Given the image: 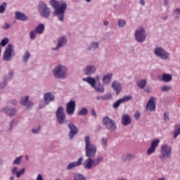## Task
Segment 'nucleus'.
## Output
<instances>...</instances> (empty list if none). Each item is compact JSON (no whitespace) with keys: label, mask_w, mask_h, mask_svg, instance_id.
Wrapping results in <instances>:
<instances>
[{"label":"nucleus","mask_w":180,"mask_h":180,"mask_svg":"<svg viewBox=\"0 0 180 180\" xmlns=\"http://www.w3.org/2000/svg\"><path fill=\"white\" fill-rule=\"evenodd\" d=\"M50 5L54 8L53 15L57 16L60 22H64V13H65V11H67V3L56 0H51Z\"/></svg>","instance_id":"nucleus-1"},{"label":"nucleus","mask_w":180,"mask_h":180,"mask_svg":"<svg viewBox=\"0 0 180 180\" xmlns=\"http://www.w3.org/2000/svg\"><path fill=\"white\" fill-rule=\"evenodd\" d=\"M84 144H85V155L88 158H94L98 151L96 145L94 144L91 141V136L86 135L84 136Z\"/></svg>","instance_id":"nucleus-2"},{"label":"nucleus","mask_w":180,"mask_h":180,"mask_svg":"<svg viewBox=\"0 0 180 180\" xmlns=\"http://www.w3.org/2000/svg\"><path fill=\"white\" fill-rule=\"evenodd\" d=\"M53 75L57 79H67L68 78V70L67 66L63 64L57 65L52 70Z\"/></svg>","instance_id":"nucleus-3"},{"label":"nucleus","mask_w":180,"mask_h":180,"mask_svg":"<svg viewBox=\"0 0 180 180\" xmlns=\"http://www.w3.org/2000/svg\"><path fill=\"white\" fill-rule=\"evenodd\" d=\"M102 161H103V156H98L96 159H94L93 158H88L87 160L84 161L82 166L85 169H92L93 167H98Z\"/></svg>","instance_id":"nucleus-4"},{"label":"nucleus","mask_w":180,"mask_h":180,"mask_svg":"<svg viewBox=\"0 0 180 180\" xmlns=\"http://www.w3.org/2000/svg\"><path fill=\"white\" fill-rule=\"evenodd\" d=\"M172 155V147L168 144H163L160 147V155L159 158L160 161H165L166 160H170Z\"/></svg>","instance_id":"nucleus-5"},{"label":"nucleus","mask_w":180,"mask_h":180,"mask_svg":"<svg viewBox=\"0 0 180 180\" xmlns=\"http://www.w3.org/2000/svg\"><path fill=\"white\" fill-rule=\"evenodd\" d=\"M37 10L39 15L45 19H49V18H50V15H51V8L49 7L44 1H39Z\"/></svg>","instance_id":"nucleus-6"},{"label":"nucleus","mask_w":180,"mask_h":180,"mask_svg":"<svg viewBox=\"0 0 180 180\" xmlns=\"http://www.w3.org/2000/svg\"><path fill=\"white\" fill-rule=\"evenodd\" d=\"M16 56V53L15 52V46L9 44L4 50V53L3 54V60L4 61H11L13 59V57Z\"/></svg>","instance_id":"nucleus-7"},{"label":"nucleus","mask_w":180,"mask_h":180,"mask_svg":"<svg viewBox=\"0 0 180 180\" xmlns=\"http://www.w3.org/2000/svg\"><path fill=\"white\" fill-rule=\"evenodd\" d=\"M134 36L136 41L138 43H144L147 39L146 29L143 27H139L135 30Z\"/></svg>","instance_id":"nucleus-8"},{"label":"nucleus","mask_w":180,"mask_h":180,"mask_svg":"<svg viewBox=\"0 0 180 180\" xmlns=\"http://www.w3.org/2000/svg\"><path fill=\"white\" fill-rule=\"evenodd\" d=\"M56 99V96L51 92H47L44 94V101L39 103V109H43L46 108L47 105H50L51 102L54 101Z\"/></svg>","instance_id":"nucleus-9"},{"label":"nucleus","mask_w":180,"mask_h":180,"mask_svg":"<svg viewBox=\"0 0 180 180\" xmlns=\"http://www.w3.org/2000/svg\"><path fill=\"white\" fill-rule=\"evenodd\" d=\"M56 117L58 124H67V119L65 117L64 108L62 106L58 107L56 112Z\"/></svg>","instance_id":"nucleus-10"},{"label":"nucleus","mask_w":180,"mask_h":180,"mask_svg":"<svg viewBox=\"0 0 180 180\" xmlns=\"http://www.w3.org/2000/svg\"><path fill=\"white\" fill-rule=\"evenodd\" d=\"M153 53L161 60H168L169 58V53L161 46L155 47L153 49Z\"/></svg>","instance_id":"nucleus-11"},{"label":"nucleus","mask_w":180,"mask_h":180,"mask_svg":"<svg viewBox=\"0 0 180 180\" xmlns=\"http://www.w3.org/2000/svg\"><path fill=\"white\" fill-rule=\"evenodd\" d=\"M103 124H104L105 129L110 130V131H115V130L117 129V125H116L115 120L109 117H105L103 119Z\"/></svg>","instance_id":"nucleus-12"},{"label":"nucleus","mask_w":180,"mask_h":180,"mask_svg":"<svg viewBox=\"0 0 180 180\" xmlns=\"http://www.w3.org/2000/svg\"><path fill=\"white\" fill-rule=\"evenodd\" d=\"M0 112L1 113H5L7 116H9V117H14V116H16V114L18 113V109L12 106L6 105L4 106Z\"/></svg>","instance_id":"nucleus-13"},{"label":"nucleus","mask_w":180,"mask_h":180,"mask_svg":"<svg viewBox=\"0 0 180 180\" xmlns=\"http://www.w3.org/2000/svg\"><path fill=\"white\" fill-rule=\"evenodd\" d=\"M20 103L28 110H32V108L34 106V103L32 101H29V96H22L20 98Z\"/></svg>","instance_id":"nucleus-14"},{"label":"nucleus","mask_w":180,"mask_h":180,"mask_svg":"<svg viewBox=\"0 0 180 180\" xmlns=\"http://www.w3.org/2000/svg\"><path fill=\"white\" fill-rule=\"evenodd\" d=\"M56 46L51 49L53 51H58L60 49H63L67 44V37L65 36H62L57 39Z\"/></svg>","instance_id":"nucleus-15"},{"label":"nucleus","mask_w":180,"mask_h":180,"mask_svg":"<svg viewBox=\"0 0 180 180\" xmlns=\"http://www.w3.org/2000/svg\"><path fill=\"white\" fill-rule=\"evenodd\" d=\"M97 71L96 65H88L83 69V72L87 77H91Z\"/></svg>","instance_id":"nucleus-16"},{"label":"nucleus","mask_w":180,"mask_h":180,"mask_svg":"<svg viewBox=\"0 0 180 180\" xmlns=\"http://www.w3.org/2000/svg\"><path fill=\"white\" fill-rule=\"evenodd\" d=\"M76 104L75 101L73 100H70L69 102L66 103V113L69 116H72L75 112Z\"/></svg>","instance_id":"nucleus-17"},{"label":"nucleus","mask_w":180,"mask_h":180,"mask_svg":"<svg viewBox=\"0 0 180 180\" xmlns=\"http://www.w3.org/2000/svg\"><path fill=\"white\" fill-rule=\"evenodd\" d=\"M68 127L70 130L68 137L70 140H72V139H74V137L78 134V128L72 122L68 123Z\"/></svg>","instance_id":"nucleus-18"},{"label":"nucleus","mask_w":180,"mask_h":180,"mask_svg":"<svg viewBox=\"0 0 180 180\" xmlns=\"http://www.w3.org/2000/svg\"><path fill=\"white\" fill-rule=\"evenodd\" d=\"M84 162V158H79L77 161L70 162L67 167L66 169L68 171H71V169H74V168H77V167H81L82 165V163Z\"/></svg>","instance_id":"nucleus-19"},{"label":"nucleus","mask_w":180,"mask_h":180,"mask_svg":"<svg viewBox=\"0 0 180 180\" xmlns=\"http://www.w3.org/2000/svg\"><path fill=\"white\" fill-rule=\"evenodd\" d=\"M158 144H160V139H154L150 144V147L147 150V155H151V154H154L157 150V147H158Z\"/></svg>","instance_id":"nucleus-20"},{"label":"nucleus","mask_w":180,"mask_h":180,"mask_svg":"<svg viewBox=\"0 0 180 180\" xmlns=\"http://www.w3.org/2000/svg\"><path fill=\"white\" fill-rule=\"evenodd\" d=\"M146 110L154 112L155 110V98L154 96L150 97L146 107Z\"/></svg>","instance_id":"nucleus-21"},{"label":"nucleus","mask_w":180,"mask_h":180,"mask_svg":"<svg viewBox=\"0 0 180 180\" xmlns=\"http://www.w3.org/2000/svg\"><path fill=\"white\" fill-rule=\"evenodd\" d=\"M130 99H131V96H125L122 98H120L119 100H117L112 105V108H114V109H117V108H119L120 106L121 103H124V102H127L129 101H130Z\"/></svg>","instance_id":"nucleus-22"},{"label":"nucleus","mask_w":180,"mask_h":180,"mask_svg":"<svg viewBox=\"0 0 180 180\" xmlns=\"http://www.w3.org/2000/svg\"><path fill=\"white\" fill-rule=\"evenodd\" d=\"M99 41H93L90 43L89 46L86 48L87 51H91L92 53H95L96 50L99 49Z\"/></svg>","instance_id":"nucleus-23"},{"label":"nucleus","mask_w":180,"mask_h":180,"mask_svg":"<svg viewBox=\"0 0 180 180\" xmlns=\"http://www.w3.org/2000/svg\"><path fill=\"white\" fill-rule=\"evenodd\" d=\"M15 18L17 19V20H21L22 22H26L27 20H29V16H27L24 13H22L21 11H15Z\"/></svg>","instance_id":"nucleus-24"},{"label":"nucleus","mask_w":180,"mask_h":180,"mask_svg":"<svg viewBox=\"0 0 180 180\" xmlns=\"http://www.w3.org/2000/svg\"><path fill=\"white\" fill-rule=\"evenodd\" d=\"M111 87L116 92V95H119L122 92V84L118 81L114 80L111 84Z\"/></svg>","instance_id":"nucleus-25"},{"label":"nucleus","mask_w":180,"mask_h":180,"mask_svg":"<svg viewBox=\"0 0 180 180\" xmlns=\"http://www.w3.org/2000/svg\"><path fill=\"white\" fill-rule=\"evenodd\" d=\"M112 78H113V73L104 75L102 79L103 84L104 85H109L112 82Z\"/></svg>","instance_id":"nucleus-26"},{"label":"nucleus","mask_w":180,"mask_h":180,"mask_svg":"<svg viewBox=\"0 0 180 180\" xmlns=\"http://www.w3.org/2000/svg\"><path fill=\"white\" fill-rule=\"evenodd\" d=\"M93 88L96 92H99L100 94L105 92V87L100 82H96Z\"/></svg>","instance_id":"nucleus-27"},{"label":"nucleus","mask_w":180,"mask_h":180,"mask_svg":"<svg viewBox=\"0 0 180 180\" xmlns=\"http://www.w3.org/2000/svg\"><path fill=\"white\" fill-rule=\"evenodd\" d=\"M29 60H30V52L25 50L22 56V62L25 63V64H27V63H29Z\"/></svg>","instance_id":"nucleus-28"},{"label":"nucleus","mask_w":180,"mask_h":180,"mask_svg":"<svg viewBox=\"0 0 180 180\" xmlns=\"http://www.w3.org/2000/svg\"><path fill=\"white\" fill-rule=\"evenodd\" d=\"M82 81H84V82H87V84H89V85H91L92 88L95 86V84H96V80H95V77H91V76L86 78H82Z\"/></svg>","instance_id":"nucleus-29"},{"label":"nucleus","mask_w":180,"mask_h":180,"mask_svg":"<svg viewBox=\"0 0 180 180\" xmlns=\"http://www.w3.org/2000/svg\"><path fill=\"white\" fill-rule=\"evenodd\" d=\"M40 131H41V125L40 124H37L31 129V133L34 136H38V134H40Z\"/></svg>","instance_id":"nucleus-30"},{"label":"nucleus","mask_w":180,"mask_h":180,"mask_svg":"<svg viewBox=\"0 0 180 180\" xmlns=\"http://www.w3.org/2000/svg\"><path fill=\"white\" fill-rule=\"evenodd\" d=\"M131 123V118L129 115H124L122 116V124L124 126H128Z\"/></svg>","instance_id":"nucleus-31"},{"label":"nucleus","mask_w":180,"mask_h":180,"mask_svg":"<svg viewBox=\"0 0 180 180\" xmlns=\"http://www.w3.org/2000/svg\"><path fill=\"white\" fill-rule=\"evenodd\" d=\"M137 86L139 89H144L147 85V79H142L136 82Z\"/></svg>","instance_id":"nucleus-32"},{"label":"nucleus","mask_w":180,"mask_h":180,"mask_svg":"<svg viewBox=\"0 0 180 180\" xmlns=\"http://www.w3.org/2000/svg\"><path fill=\"white\" fill-rule=\"evenodd\" d=\"M44 29H46L44 24L40 23L35 27L34 30L38 34H43V33H44Z\"/></svg>","instance_id":"nucleus-33"},{"label":"nucleus","mask_w":180,"mask_h":180,"mask_svg":"<svg viewBox=\"0 0 180 180\" xmlns=\"http://www.w3.org/2000/svg\"><path fill=\"white\" fill-rule=\"evenodd\" d=\"M161 81L163 82H171L172 81V76L171 74L164 73L162 76Z\"/></svg>","instance_id":"nucleus-34"},{"label":"nucleus","mask_w":180,"mask_h":180,"mask_svg":"<svg viewBox=\"0 0 180 180\" xmlns=\"http://www.w3.org/2000/svg\"><path fill=\"white\" fill-rule=\"evenodd\" d=\"M133 158H134V155H132L131 153H127L122 157V161H124L125 162L127 161H131Z\"/></svg>","instance_id":"nucleus-35"},{"label":"nucleus","mask_w":180,"mask_h":180,"mask_svg":"<svg viewBox=\"0 0 180 180\" xmlns=\"http://www.w3.org/2000/svg\"><path fill=\"white\" fill-rule=\"evenodd\" d=\"M13 75H15V73L13 72V70H9L7 75H6L4 77V79L7 82L12 81V78H13Z\"/></svg>","instance_id":"nucleus-36"},{"label":"nucleus","mask_w":180,"mask_h":180,"mask_svg":"<svg viewBox=\"0 0 180 180\" xmlns=\"http://www.w3.org/2000/svg\"><path fill=\"white\" fill-rule=\"evenodd\" d=\"M109 141V138L108 137H103L101 139V146L103 148H106V147H108V141Z\"/></svg>","instance_id":"nucleus-37"},{"label":"nucleus","mask_w":180,"mask_h":180,"mask_svg":"<svg viewBox=\"0 0 180 180\" xmlns=\"http://www.w3.org/2000/svg\"><path fill=\"white\" fill-rule=\"evenodd\" d=\"M15 123V120H11L9 123H8V126L6 128V131L7 133H9V131H12V130H13V124Z\"/></svg>","instance_id":"nucleus-38"},{"label":"nucleus","mask_w":180,"mask_h":180,"mask_svg":"<svg viewBox=\"0 0 180 180\" xmlns=\"http://www.w3.org/2000/svg\"><path fill=\"white\" fill-rule=\"evenodd\" d=\"M77 113L79 116H86V115H88V109L86 108H82Z\"/></svg>","instance_id":"nucleus-39"},{"label":"nucleus","mask_w":180,"mask_h":180,"mask_svg":"<svg viewBox=\"0 0 180 180\" xmlns=\"http://www.w3.org/2000/svg\"><path fill=\"white\" fill-rule=\"evenodd\" d=\"M22 155L17 157L13 162V165H19L22 162Z\"/></svg>","instance_id":"nucleus-40"},{"label":"nucleus","mask_w":180,"mask_h":180,"mask_svg":"<svg viewBox=\"0 0 180 180\" xmlns=\"http://www.w3.org/2000/svg\"><path fill=\"white\" fill-rule=\"evenodd\" d=\"M8 6V4L6 2H3L0 5V13H4L5 11H6V6Z\"/></svg>","instance_id":"nucleus-41"},{"label":"nucleus","mask_w":180,"mask_h":180,"mask_svg":"<svg viewBox=\"0 0 180 180\" xmlns=\"http://www.w3.org/2000/svg\"><path fill=\"white\" fill-rule=\"evenodd\" d=\"M126 26V20L123 19L118 20V27L120 29H122V27H124Z\"/></svg>","instance_id":"nucleus-42"},{"label":"nucleus","mask_w":180,"mask_h":180,"mask_svg":"<svg viewBox=\"0 0 180 180\" xmlns=\"http://www.w3.org/2000/svg\"><path fill=\"white\" fill-rule=\"evenodd\" d=\"M8 43H9V39L8 37H6L1 41L0 46H1V47H5V46H6Z\"/></svg>","instance_id":"nucleus-43"},{"label":"nucleus","mask_w":180,"mask_h":180,"mask_svg":"<svg viewBox=\"0 0 180 180\" xmlns=\"http://www.w3.org/2000/svg\"><path fill=\"white\" fill-rule=\"evenodd\" d=\"M38 33L35 31V30H32L30 32V37L31 40H34L36 39V36H37Z\"/></svg>","instance_id":"nucleus-44"},{"label":"nucleus","mask_w":180,"mask_h":180,"mask_svg":"<svg viewBox=\"0 0 180 180\" xmlns=\"http://www.w3.org/2000/svg\"><path fill=\"white\" fill-rule=\"evenodd\" d=\"M6 85H8V81L4 79L3 82H0L1 89H4V88H6Z\"/></svg>","instance_id":"nucleus-45"},{"label":"nucleus","mask_w":180,"mask_h":180,"mask_svg":"<svg viewBox=\"0 0 180 180\" xmlns=\"http://www.w3.org/2000/svg\"><path fill=\"white\" fill-rule=\"evenodd\" d=\"M25 171H26L25 168H22L20 171H18L16 174L17 178H20V176H22V175L25 174Z\"/></svg>","instance_id":"nucleus-46"},{"label":"nucleus","mask_w":180,"mask_h":180,"mask_svg":"<svg viewBox=\"0 0 180 180\" xmlns=\"http://www.w3.org/2000/svg\"><path fill=\"white\" fill-rule=\"evenodd\" d=\"M19 168L16 166L13 167L11 169V174L13 175H17L18 174V172H19Z\"/></svg>","instance_id":"nucleus-47"},{"label":"nucleus","mask_w":180,"mask_h":180,"mask_svg":"<svg viewBox=\"0 0 180 180\" xmlns=\"http://www.w3.org/2000/svg\"><path fill=\"white\" fill-rule=\"evenodd\" d=\"M74 180H86V178L82 174H77Z\"/></svg>","instance_id":"nucleus-48"},{"label":"nucleus","mask_w":180,"mask_h":180,"mask_svg":"<svg viewBox=\"0 0 180 180\" xmlns=\"http://www.w3.org/2000/svg\"><path fill=\"white\" fill-rule=\"evenodd\" d=\"M174 13H176V15H177L176 18L180 19V8H176L174 11Z\"/></svg>","instance_id":"nucleus-49"},{"label":"nucleus","mask_w":180,"mask_h":180,"mask_svg":"<svg viewBox=\"0 0 180 180\" xmlns=\"http://www.w3.org/2000/svg\"><path fill=\"white\" fill-rule=\"evenodd\" d=\"M112 99V94H105L104 95V101H109Z\"/></svg>","instance_id":"nucleus-50"},{"label":"nucleus","mask_w":180,"mask_h":180,"mask_svg":"<svg viewBox=\"0 0 180 180\" xmlns=\"http://www.w3.org/2000/svg\"><path fill=\"white\" fill-rule=\"evenodd\" d=\"M169 89H171V86H164L162 87V91H163V92H167L169 91Z\"/></svg>","instance_id":"nucleus-51"},{"label":"nucleus","mask_w":180,"mask_h":180,"mask_svg":"<svg viewBox=\"0 0 180 180\" xmlns=\"http://www.w3.org/2000/svg\"><path fill=\"white\" fill-rule=\"evenodd\" d=\"M163 119L165 122H168L169 120V117L167 115V113H164L163 115Z\"/></svg>","instance_id":"nucleus-52"},{"label":"nucleus","mask_w":180,"mask_h":180,"mask_svg":"<svg viewBox=\"0 0 180 180\" xmlns=\"http://www.w3.org/2000/svg\"><path fill=\"white\" fill-rule=\"evenodd\" d=\"M96 99L98 101H105V96H98Z\"/></svg>","instance_id":"nucleus-53"},{"label":"nucleus","mask_w":180,"mask_h":180,"mask_svg":"<svg viewBox=\"0 0 180 180\" xmlns=\"http://www.w3.org/2000/svg\"><path fill=\"white\" fill-rule=\"evenodd\" d=\"M11 27V25L8 23H5L4 25L3 26V29L4 30H8Z\"/></svg>","instance_id":"nucleus-54"},{"label":"nucleus","mask_w":180,"mask_h":180,"mask_svg":"<svg viewBox=\"0 0 180 180\" xmlns=\"http://www.w3.org/2000/svg\"><path fill=\"white\" fill-rule=\"evenodd\" d=\"M139 117H140V112L139 111H136V112L134 114V118L139 120Z\"/></svg>","instance_id":"nucleus-55"},{"label":"nucleus","mask_w":180,"mask_h":180,"mask_svg":"<svg viewBox=\"0 0 180 180\" xmlns=\"http://www.w3.org/2000/svg\"><path fill=\"white\" fill-rule=\"evenodd\" d=\"M37 180H44L41 174H38L37 176Z\"/></svg>","instance_id":"nucleus-56"},{"label":"nucleus","mask_w":180,"mask_h":180,"mask_svg":"<svg viewBox=\"0 0 180 180\" xmlns=\"http://www.w3.org/2000/svg\"><path fill=\"white\" fill-rule=\"evenodd\" d=\"M94 79H95L96 82V81H100L101 75H96V76L94 77Z\"/></svg>","instance_id":"nucleus-57"},{"label":"nucleus","mask_w":180,"mask_h":180,"mask_svg":"<svg viewBox=\"0 0 180 180\" xmlns=\"http://www.w3.org/2000/svg\"><path fill=\"white\" fill-rule=\"evenodd\" d=\"M139 4L141 6H144V5H146V1L145 0H140Z\"/></svg>","instance_id":"nucleus-58"},{"label":"nucleus","mask_w":180,"mask_h":180,"mask_svg":"<svg viewBox=\"0 0 180 180\" xmlns=\"http://www.w3.org/2000/svg\"><path fill=\"white\" fill-rule=\"evenodd\" d=\"M163 6H168V0H164Z\"/></svg>","instance_id":"nucleus-59"},{"label":"nucleus","mask_w":180,"mask_h":180,"mask_svg":"<svg viewBox=\"0 0 180 180\" xmlns=\"http://www.w3.org/2000/svg\"><path fill=\"white\" fill-rule=\"evenodd\" d=\"M91 115H92L93 116H96V112H95V110H92V111H91Z\"/></svg>","instance_id":"nucleus-60"},{"label":"nucleus","mask_w":180,"mask_h":180,"mask_svg":"<svg viewBox=\"0 0 180 180\" xmlns=\"http://www.w3.org/2000/svg\"><path fill=\"white\" fill-rule=\"evenodd\" d=\"M103 25H104V26H108V25H109V22H108V21H104V22H103Z\"/></svg>","instance_id":"nucleus-61"},{"label":"nucleus","mask_w":180,"mask_h":180,"mask_svg":"<svg viewBox=\"0 0 180 180\" xmlns=\"http://www.w3.org/2000/svg\"><path fill=\"white\" fill-rule=\"evenodd\" d=\"M163 20H168V17L167 16H165L162 18Z\"/></svg>","instance_id":"nucleus-62"},{"label":"nucleus","mask_w":180,"mask_h":180,"mask_svg":"<svg viewBox=\"0 0 180 180\" xmlns=\"http://www.w3.org/2000/svg\"><path fill=\"white\" fill-rule=\"evenodd\" d=\"M9 180H15V177L13 176H10Z\"/></svg>","instance_id":"nucleus-63"},{"label":"nucleus","mask_w":180,"mask_h":180,"mask_svg":"<svg viewBox=\"0 0 180 180\" xmlns=\"http://www.w3.org/2000/svg\"><path fill=\"white\" fill-rule=\"evenodd\" d=\"M25 160H27V161H29V156L26 155L25 156Z\"/></svg>","instance_id":"nucleus-64"}]
</instances>
